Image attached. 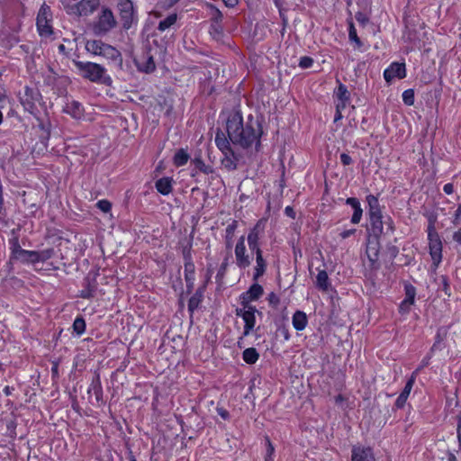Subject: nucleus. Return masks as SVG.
Here are the masks:
<instances>
[{
	"instance_id": "nucleus-1",
	"label": "nucleus",
	"mask_w": 461,
	"mask_h": 461,
	"mask_svg": "<svg viewBox=\"0 0 461 461\" xmlns=\"http://www.w3.org/2000/svg\"><path fill=\"white\" fill-rule=\"evenodd\" d=\"M367 203V215L369 220L368 243L366 247V255L371 262L378 259L379 250L381 249L380 240L382 236L388 233H393L395 225L390 216L384 217L379 203L378 197L374 194H368L366 197Z\"/></svg>"
},
{
	"instance_id": "nucleus-2",
	"label": "nucleus",
	"mask_w": 461,
	"mask_h": 461,
	"mask_svg": "<svg viewBox=\"0 0 461 461\" xmlns=\"http://www.w3.org/2000/svg\"><path fill=\"white\" fill-rule=\"evenodd\" d=\"M228 137L232 145L243 149H248L256 144L260 145V138L263 134L262 126L258 120L252 114L248 115L244 121L240 111H232L226 122Z\"/></svg>"
},
{
	"instance_id": "nucleus-3",
	"label": "nucleus",
	"mask_w": 461,
	"mask_h": 461,
	"mask_svg": "<svg viewBox=\"0 0 461 461\" xmlns=\"http://www.w3.org/2000/svg\"><path fill=\"white\" fill-rule=\"evenodd\" d=\"M73 64L77 68L79 75L91 82L103 83L109 85L111 77L106 75V69L100 64L90 61L73 60Z\"/></svg>"
},
{
	"instance_id": "nucleus-4",
	"label": "nucleus",
	"mask_w": 461,
	"mask_h": 461,
	"mask_svg": "<svg viewBox=\"0 0 461 461\" xmlns=\"http://www.w3.org/2000/svg\"><path fill=\"white\" fill-rule=\"evenodd\" d=\"M117 9L123 30L127 31L137 24L138 14L131 0H119Z\"/></svg>"
},
{
	"instance_id": "nucleus-5",
	"label": "nucleus",
	"mask_w": 461,
	"mask_h": 461,
	"mask_svg": "<svg viewBox=\"0 0 461 461\" xmlns=\"http://www.w3.org/2000/svg\"><path fill=\"white\" fill-rule=\"evenodd\" d=\"M427 231L429 254L433 264L438 267L442 260V242L439 234L436 230L434 221H429Z\"/></svg>"
},
{
	"instance_id": "nucleus-6",
	"label": "nucleus",
	"mask_w": 461,
	"mask_h": 461,
	"mask_svg": "<svg viewBox=\"0 0 461 461\" xmlns=\"http://www.w3.org/2000/svg\"><path fill=\"white\" fill-rule=\"evenodd\" d=\"M117 21L108 7H104L94 23V32L97 35H104L115 28Z\"/></svg>"
},
{
	"instance_id": "nucleus-7",
	"label": "nucleus",
	"mask_w": 461,
	"mask_h": 461,
	"mask_svg": "<svg viewBox=\"0 0 461 461\" xmlns=\"http://www.w3.org/2000/svg\"><path fill=\"white\" fill-rule=\"evenodd\" d=\"M52 13L51 9L46 4H43L38 13L36 25L41 36H50L53 33L51 26Z\"/></svg>"
},
{
	"instance_id": "nucleus-8",
	"label": "nucleus",
	"mask_w": 461,
	"mask_h": 461,
	"mask_svg": "<svg viewBox=\"0 0 461 461\" xmlns=\"http://www.w3.org/2000/svg\"><path fill=\"white\" fill-rule=\"evenodd\" d=\"M157 50L146 47L140 57L134 59V64L140 72L150 74L156 70L155 54Z\"/></svg>"
},
{
	"instance_id": "nucleus-9",
	"label": "nucleus",
	"mask_w": 461,
	"mask_h": 461,
	"mask_svg": "<svg viewBox=\"0 0 461 461\" xmlns=\"http://www.w3.org/2000/svg\"><path fill=\"white\" fill-rule=\"evenodd\" d=\"M235 263L240 269H246L251 265V257L245 245V237L240 236L236 243Z\"/></svg>"
},
{
	"instance_id": "nucleus-10",
	"label": "nucleus",
	"mask_w": 461,
	"mask_h": 461,
	"mask_svg": "<svg viewBox=\"0 0 461 461\" xmlns=\"http://www.w3.org/2000/svg\"><path fill=\"white\" fill-rule=\"evenodd\" d=\"M265 227L266 221L261 219L258 221L255 226L249 230L247 240L250 252L262 249L260 240L263 237Z\"/></svg>"
},
{
	"instance_id": "nucleus-11",
	"label": "nucleus",
	"mask_w": 461,
	"mask_h": 461,
	"mask_svg": "<svg viewBox=\"0 0 461 461\" xmlns=\"http://www.w3.org/2000/svg\"><path fill=\"white\" fill-rule=\"evenodd\" d=\"M41 94L37 89L26 86L24 88V94L20 97L21 103L24 109L31 113H34L37 110L36 103L39 102Z\"/></svg>"
},
{
	"instance_id": "nucleus-12",
	"label": "nucleus",
	"mask_w": 461,
	"mask_h": 461,
	"mask_svg": "<svg viewBox=\"0 0 461 461\" xmlns=\"http://www.w3.org/2000/svg\"><path fill=\"white\" fill-rule=\"evenodd\" d=\"M98 283L95 274H87L82 282L83 289L79 292L78 297L83 299H91L95 296Z\"/></svg>"
},
{
	"instance_id": "nucleus-13",
	"label": "nucleus",
	"mask_w": 461,
	"mask_h": 461,
	"mask_svg": "<svg viewBox=\"0 0 461 461\" xmlns=\"http://www.w3.org/2000/svg\"><path fill=\"white\" fill-rule=\"evenodd\" d=\"M406 77V68L404 63L393 62L384 72V80L387 83L394 78L402 79Z\"/></svg>"
},
{
	"instance_id": "nucleus-14",
	"label": "nucleus",
	"mask_w": 461,
	"mask_h": 461,
	"mask_svg": "<svg viewBox=\"0 0 461 461\" xmlns=\"http://www.w3.org/2000/svg\"><path fill=\"white\" fill-rule=\"evenodd\" d=\"M351 461H376L373 449L369 447L353 446L351 449Z\"/></svg>"
},
{
	"instance_id": "nucleus-15",
	"label": "nucleus",
	"mask_w": 461,
	"mask_h": 461,
	"mask_svg": "<svg viewBox=\"0 0 461 461\" xmlns=\"http://www.w3.org/2000/svg\"><path fill=\"white\" fill-rule=\"evenodd\" d=\"M250 254L256 256V266L254 267L253 272V280L257 282L261 276L265 275L267 267V263L265 258L263 257L262 249L251 251Z\"/></svg>"
},
{
	"instance_id": "nucleus-16",
	"label": "nucleus",
	"mask_w": 461,
	"mask_h": 461,
	"mask_svg": "<svg viewBox=\"0 0 461 461\" xmlns=\"http://www.w3.org/2000/svg\"><path fill=\"white\" fill-rule=\"evenodd\" d=\"M100 56L105 58L108 60L114 62L118 67L122 65V53L113 46L104 43L102 49Z\"/></svg>"
},
{
	"instance_id": "nucleus-17",
	"label": "nucleus",
	"mask_w": 461,
	"mask_h": 461,
	"mask_svg": "<svg viewBox=\"0 0 461 461\" xmlns=\"http://www.w3.org/2000/svg\"><path fill=\"white\" fill-rule=\"evenodd\" d=\"M99 5V0H81L75 5L76 13L80 16L92 14Z\"/></svg>"
},
{
	"instance_id": "nucleus-18",
	"label": "nucleus",
	"mask_w": 461,
	"mask_h": 461,
	"mask_svg": "<svg viewBox=\"0 0 461 461\" xmlns=\"http://www.w3.org/2000/svg\"><path fill=\"white\" fill-rule=\"evenodd\" d=\"M414 383H415V376H414V375H412L406 382L403 390L402 391V393H400V395L398 396V398L395 401L394 407L396 409H402L404 407L405 402L411 393V391L413 387Z\"/></svg>"
},
{
	"instance_id": "nucleus-19",
	"label": "nucleus",
	"mask_w": 461,
	"mask_h": 461,
	"mask_svg": "<svg viewBox=\"0 0 461 461\" xmlns=\"http://www.w3.org/2000/svg\"><path fill=\"white\" fill-rule=\"evenodd\" d=\"M215 143L219 149L223 154H230L234 157V150L230 147V140L229 137L227 138L222 131L220 130L217 131L215 136Z\"/></svg>"
},
{
	"instance_id": "nucleus-20",
	"label": "nucleus",
	"mask_w": 461,
	"mask_h": 461,
	"mask_svg": "<svg viewBox=\"0 0 461 461\" xmlns=\"http://www.w3.org/2000/svg\"><path fill=\"white\" fill-rule=\"evenodd\" d=\"M346 204L350 205L354 210V213L351 217V222L353 224L359 223L363 215V209L361 208L359 200L356 197H349L346 200Z\"/></svg>"
},
{
	"instance_id": "nucleus-21",
	"label": "nucleus",
	"mask_w": 461,
	"mask_h": 461,
	"mask_svg": "<svg viewBox=\"0 0 461 461\" xmlns=\"http://www.w3.org/2000/svg\"><path fill=\"white\" fill-rule=\"evenodd\" d=\"M205 286L199 287L188 301V312L191 315L199 308L203 300Z\"/></svg>"
},
{
	"instance_id": "nucleus-22",
	"label": "nucleus",
	"mask_w": 461,
	"mask_h": 461,
	"mask_svg": "<svg viewBox=\"0 0 461 461\" xmlns=\"http://www.w3.org/2000/svg\"><path fill=\"white\" fill-rule=\"evenodd\" d=\"M63 112L70 114L75 119H80L84 115V108L77 101L67 103L63 108Z\"/></svg>"
},
{
	"instance_id": "nucleus-23",
	"label": "nucleus",
	"mask_w": 461,
	"mask_h": 461,
	"mask_svg": "<svg viewBox=\"0 0 461 461\" xmlns=\"http://www.w3.org/2000/svg\"><path fill=\"white\" fill-rule=\"evenodd\" d=\"M90 392L94 393L97 402H103V387L100 375L98 373H95L90 387L88 389V393Z\"/></svg>"
},
{
	"instance_id": "nucleus-24",
	"label": "nucleus",
	"mask_w": 461,
	"mask_h": 461,
	"mask_svg": "<svg viewBox=\"0 0 461 461\" xmlns=\"http://www.w3.org/2000/svg\"><path fill=\"white\" fill-rule=\"evenodd\" d=\"M292 323L296 330L301 331L304 330L308 323L306 313L303 311H296L293 315Z\"/></svg>"
},
{
	"instance_id": "nucleus-25",
	"label": "nucleus",
	"mask_w": 461,
	"mask_h": 461,
	"mask_svg": "<svg viewBox=\"0 0 461 461\" xmlns=\"http://www.w3.org/2000/svg\"><path fill=\"white\" fill-rule=\"evenodd\" d=\"M172 183L171 177H162L156 181L155 186L158 193L167 195L173 191Z\"/></svg>"
},
{
	"instance_id": "nucleus-26",
	"label": "nucleus",
	"mask_w": 461,
	"mask_h": 461,
	"mask_svg": "<svg viewBox=\"0 0 461 461\" xmlns=\"http://www.w3.org/2000/svg\"><path fill=\"white\" fill-rule=\"evenodd\" d=\"M192 163L194 166V168L192 172V176H194L197 171L202 172L205 175H210L213 173V168L210 165H206L201 157H196L192 160Z\"/></svg>"
},
{
	"instance_id": "nucleus-27",
	"label": "nucleus",
	"mask_w": 461,
	"mask_h": 461,
	"mask_svg": "<svg viewBox=\"0 0 461 461\" xmlns=\"http://www.w3.org/2000/svg\"><path fill=\"white\" fill-rule=\"evenodd\" d=\"M330 286V283L327 272L325 270H320L316 276V287L319 290L327 292Z\"/></svg>"
},
{
	"instance_id": "nucleus-28",
	"label": "nucleus",
	"mask_w": 461,
	"mask_h": 461,
	"mask_svg": "<svg viewBox=\"0 0 461 461\" xmlns=\"http://www.w3.org/2000/svg\"><path fill=\"white\" fill-rule=\"evenodd\" d=\"M104 42L101 40H88L86 43V50L87 52L100 56Z\"/></svg>"
},
{
	"instance_id": "nucleus-29",
	"label": "nucleus",
	"mask_w": 461,
	"mask_h": 461,
	"mask_svg": "<svg viewBox=\"0 0 461 461\" xmlns=\"http://www.w3.org/2000/svg\"><path fill=\"white\" fill-rule=\"evenodd\" d=\"M183 258H184V261H185V264H184L185 273L195 274V266L193 262L190 249L185 248L183 249Z\"/></svg>"
},
{
	"instance_id": "nucleus-30",
	"label": "nucleus",
	"mask_w": 461,
	"mask_h": 461,
	"mask_svg": "<svg viewBox=\"0 0 461 461\" xmlns=\"http://www.w3.org/2000/svg\"><path fill=\"white\" fill-rule=\"evenodd\" d=\"M243 321L245 322L243 328V337H247L255 328L256 314L247 313L245 316H243Z\"/></svg>"
},
{
	"instance_id": "nucleus-31",
	"label": "nucleus",
	"mask_w": 461,
	"mask_h": 461,
	"mask_svg": "<svg viewBox=\"0 0 461 461\" xmlns=\"http://www.w3.org/2000/svg\"><path fill=\"white\" fill-rule=\"evenodd\" d=\"M15 260H18L23 264H36L37 263V256L35 250H26L23 249L22 254L17 257Z\"/></svg>"
},
{
	"instance_id": "nucleus-32",
	"label": "nucleus",
	"mask_w": 461,
	"mask_h": 461,
	"mask_svg": "<svg viewBox=\"0 0 461 461\" xmlns=\"http://www.w3.org/2000/svg\"><path fill=\"white\" fill-rule=\"evenodd\" d=\"M242 358L247 364L253 365L258 360L259 354L255 348H249L243 351Z\"/></svg>"
},
{
	"instance_id": "nucleus-33",
	"label": "nucleus",
	"mask_w": 461,
	"mask_h": 461,
	"mask_svg": "<svg viewBox=\"0 0 461 461\" xmlns=\"http://www.w3.org/2000/svg\"><path fill=\"white\" fill-rule=\"evenodd\" d=\"M9 244L11 249L10 261H14L17 258L18 256L22 254L23 249H22V247L20 246L19 240L17 237L9 240Z\"/></svg>"
},
{
	"instance_id": "nucleus-34",
	"label": "nucleus",
	"mask_w": 461,
	"mask_h": 461,
	"mask_svg": "<svg viewBox=\"0 0 461 461\" xmlns=\"http://www.w3.org/2000/svg\"><path fill=\"white\" fill-rule=\"evenodd\" d=\"M189 158L190 157L188 153L184 149H180L176 152L173 158L174 165L176 167L185 166L187 163Z\"/></svg>"
},
{
	"instance_id": "nucleus-35",
	"label": "nucleus",
	"mask_w": 461,
	"mask_h": 461,
	"mask_svg": "<svg viewBox=\"0 0 461 461\" xmlns=\"http://www.w3.org/2000/svg\"><path fill=\"white\" fill-rule=\"evenodd\" d=\"M176 20H177L176 14H171L167 18H165L164 20H161L158 23L157 29L159 32H164L167 29L170 28L172 25H174L176 23Z\"/></svg>"
},
{
	"instance_id": "nucleus-36",
	"label": "nucleus",
	"mask_w": 461,
	"mask_h": 461,
	"mask_svg": "<svg viewBox=\"0 0 461 461\" xmlns=\"http://www.w3.org/2000/svg\"><path fill=\"white\" fill-rule=\"evenodd\" d=\"M239 158L234 153V157L230 154H224V158L221 160L222 166L228 170H235L237 168V161Z\"/></svg>"
},
{
	"instance_id": "nucleus-37",
	"label": "nucleus",
	"mask_w": 461,
	"mask_h": 461,
	"mask_svg": "<svg viewBox=\"0 0 461 461\" xmlns=\"http://www.w3.org/2000/svg\"><path fill=\"white\" fill-rule=\"evenodd\" d=\"M246 293L249 294V297L253 299V301L258 300L264 294V289L262 285L258 283L253 284Z\"/></svg>"
},
{
	"instance_id": "nucleus-38",
	"label": "nucleus",
	"mask_w": 461,
	"mask_h": 461,
	"mask_svg": "<svg viewBox=\"0 0 461 461\" xmlns=\"http://www.w3.org/2000/svg\"><path fill=\"white\" fill-rule=\"evenodd\" d=\"M237 227H238L237 221H233L231 223H230L226 227L225 240H226V247L228 249L232 247V238H233V235H234V232L236 230Z\"/></svg>"
},
{
	"instance_id": "nucleus-39",
	"label": "nucleus",
	"mask_w": 461,
	"mask_h": 461,
	"mask_svg": "<svg viewBox=\"0 0 461 461\" xmlns=\"http://www.w3.org/2000/svg\"><path fill=\"white\" fill-rule=\"evenodd\" d=\"M334 94H335L336 97L338 98V100L349 101V99H350V94H349L347 86L341 83H339V85L337 87V89L335 90Z\"/></svg>"
},
{
	"instance_id": "nucleus-40",
	"label": "nucleus",
	"mask_w": 461,
	"mask_h": 461,
	"mask_svg": "<svg viewBox=\"0 0 461 461\" xmlns=\"http://www.w3.org/2000/svg\"><path fill=\"white\" fill-rule=\"evenodd\" d=\"M404 300H407L413 303H415L416 288L411 283H404Z\"/></svg>"
},
{
	"instance_id": "nucleus-41",
	"label": "nucleus",
	"mask_w": 461,
	"mask_h": 461,
	"mask_svg": "<svg viewBox=\"0 0 461 461\" xmlns=\"http://www.w3.org/2000/svg\"><path fill=\"white\" fill-rule=\"evenodd\" d=\"M54 249L50 248L41 251H36L37 263L45 262L54 256Z\"/></svg>"
},
{
	"instance_id": "nucleus-42",
	"label": "nucleus",
	"mask_w": 461,
	"mask_h": 461,
	"mask_svg": "<svg viewBox=\"0 0 461 461\" xmlns=\"http://www.w3.org/2000/svg\"><path fill=\"white\" fill-rule=\"evenodd\" d=\"M73 330L77 335H82L86 331V321L82 316H78L73 322Z\"/></svg>"
},
{
	"instance_id": "nucleus-43",
	"label": "nucleus",
	"mask_w": 461,
	"mask_h": 461,
	"mask_svg": "<svg viewBox=\"0 0 461 461\" xmlns=\"http://www.w3.org/2000/svg\"><path fill=\"white\" fill-rule=\"evenodd\" d=\"M348 37L351 41H354L358 48L362 47V41L357 36V30L352 22L348 25Z\"/></svg>"
},
{
	"instance_id": "nucleus-44",
	"label": "nucleus",
	"mask_w": 461,
	"mask_h": 461,
	"mask_svg": "<svg viewBox=\"0 0 461 461\" xmlns=\"http://www.w3.org/2000/svg\"><path fill=\"white\" fill-rule=\"evenodd\" d=\"M445 337H446V332H442L441 329H439L436 334L435 342L432 345L430 350L431 351L440 350L442 348L441 344H442L443 340L445 339Z\"/></svg>"
},
{
	"instance_id": "nucleus-45",
	"label": "nucleus",
	"mask_w": 461,
	"mask_h": 461,
	"mask_svg": "<svg viewBox=\"0 0 461 461\" xmlns=\"http://www.w3.org/2000/svg\"><path fill=\"white\" fill-rule=\"evenodd\" d=\"M402 101L407 105H412L414 104V91L412 89H407L402 93Z\"/></svg>"
},
{
	"instance_id": "nucleus-46",
	"label": "nucleus",
	"mask_w": 461,
	"mask_h": 461,
	"mask_svg": "<svg viewBox=\"0 0 461 461\" xmlns=\"http://www.w3.org/2000/svg\"><path fill=\"white\" fill-rule=\"evenodd\" d=\"M413 303H411L407 300H402V303L399 305V313L402 315H406L411 312V307L413 305Z\"/></svg>"
},
{
	"instance_id": "nucleus-47",
	"label": "nucleus",
	"mask_w": 461,
	"mask_h": 461,
	"mask_svg": "<svg viewBox=\"0 0 461 461\" xmlns=\"http://www.w3.org/2000/svg\"><path fill=\"white\" fill-rule=\"evenodd\" d=\"M313 59L309 56H303L300 59L299 67L303 69L309 68L313 64Z\"/></svg>"
},
{
	"instance_id": "nucleus-48",
	"label": "nucleus",
	"mask_w": 461,
	"mask_h": 461,
	"mask_svg": "<svg viewBox=\"0 0 461 461\" xmlns=\"http://www.w3.org/2000/svg\"><path fill=\"white\" fill-rule=\"evenodd\" d=\"M96 206L104 212H109L112 209V203L108 200L98 201Z\"/></svg>"
},
{
	"instance_id": "nucleus-49",
	"label": "nucleus",
	"mask_w": 461,
	"mask_h": 461,
	"mask_svg": "<svg viewBox=\"0 0 461 461\" xmlns=\"http://www.w3.org/2000/svg\"><path fill=\"white\" fill-rule=\"evenodd\" d=\"M267 301H268V303L270 306H272L273 308L276 309L279 305V303H280V299H279V296L275 294V293H270L267 296Z\"/></svg>"
},
{
	"instance_id": "nucleus-50",
	"label": "nucleus",
	"mask_w": 461,
	"mask_h": 461,
	"mask_svg": "<svg viewBox=\"0 0 461 461\" xmlns=\"http://www.w3.org/2000/svg\"><path fill=\"white\" fill-rule=\"evenodd\" d=\"M386 253L389 255V257L392 259H393L397 257V255L399 253V249L395 245H393L392 243H388L386 246Z\"/></svg>"
},
{
	"instance_id": "nucleus-51",
	"label": "nucleus",
	"mask_w": 461,
	"mask_h": 461,
	"mask_svg": "<svg viewBox=\"0 0 461 461\" xmlns=\"http://www.w3.org/2000/svg\"><path fill=\"white\" fill-rule=\"evenodd\" d=\"M355 18L362 26H365L369 22L367 15L362 12H357Z\"/></svg>"
},
{
	"instance_id": "nucleus-52",
	"label": "nucleus",
	"mask_w": 461,
	"mask_h": 461,
	"mask_svg": "<svg viewBox=\"0 0 461 461\" xmlns=\"http://www.w3.org/2000/svg\"><path fill=\"white\" fill-rule=\"evenodd\" d=\"M251 302H253V299L249 297V294L246 292L240 295V303L241 306L246 307L247 305L250 304Z\"/></svg>"
},
{
	"instance_id": "nucleus-53",
	"label": "nucleus",
	"mask_w": 461,
	"mask_h": 461,
	"mask_svg": "<svg viewBox=\"0 0 461 461\" xmlns=\"http://www.w3.org/2000/svg\"><path fill=\"white\" fill-rule=\"evenodd\" d=\"M216 411L224 420H227L230 419L229 411L226 409H224L223 407L218 406L216 408Z\"/></svg>"
},
{
	"instance_id": "nucleus-54",
	"label": "nucleus",
	"mask_w": 461,
	"mask_h": 461,
	"mask_svg": "<svg viewBox=\"0 0 461 461\" xmlns=\"http://www.w3.org/2000/svg\"><path fill=\"white\" fill-rule=\"evenodd\" d=\"M453 223L455 225L461 223V203L458 204L457 209L455 212Z\"/></svg>"
},
{
	"instance_id": "nucleus-55",
	"label": "nucleus",
	"mask_w": 461,
	"mask_h": 461,
	"mask_svg": "<svg viewBox=\"0 0 461 461\" xmlns=\"http://www.w3.org/2000/svg\"><path fill=\"white\" fill-rule=\"evenodd\" d=\"M357 232V229H350L343 230L339 233V237L343 240L348 239L351 236H353Z\"/></svg>"
},
{
	"instance_id": "nucleus-56",
	"label": "nucleus",
	"mask_w": 461,
	"mask_h": 461,
	"mask_svg": "<svg viewBox=\"0 0 461 461\" xmlns=\"http://www.w3.org/2000/svg\"><path fill=\"white\" fill-rule=\"evenodd\" d=\"M340 161L344 166H349L353 162L351 157L346 153L340 155Z\"/></svg>"
},
{
	"instance_id": "nucleus-57",
	"label": "nucleus",
	"mask_w": 461,
	"mask_h": 461,
	"mask_svg": "<svg viewBox=\"0 0 461 461\" xmlns=\"http://www.w3.org/2000/svg\"><path fill=\"white\" fill-rule=\"evenodd\" d=\"M245 309H246L247 313H251V314H256V313H258V314H259V315H261V314H262V313H261V312H259L258 310H257V308H256L255 306L251 305V303H250V304H249V305H247V306L245 307Z\"/></svg>"
},
{
	"instance_id": "nucleus-58",
	"label": "nucleus",
	"mask_w": 461,
	"mask_h": 461,
	"mask_svg": "<svg viewBox=\"0 0 461 461\" xmlns=\"http://www.w3.org/2000/svg\"><path fill=\"white\" fill-rule=\"evenodd\" d=\"M278 330L281 332L285 340H288L290 339V332L285 326L279 328Z\"/></svg>"
},
{
	"instance_id": "nucleus-59",
	"label": "nucleus",
	"mask_w": 461,
	"mask_h": 461,
	"mask_svg": "<svg viewBox=\"0 0 461 461\" xmlns=\"http://www.w3.org/2000/svg\"><path fill=\"white\" fill-rule=\"evenodd\" d=\"M348 103H349V101L338 100V102L336 104V109L343 111L347 107Z\"/></svg>"
},
{
	"instance_id": "nucleus-60",
	"label": "nucleus",
	"mask_w": 461,
	"mask_h": 461,
	"mask_svg": "<svg viewBox=\"0 0 461 461\" xmlns=\"http://www.w3.org/2000/svg\"><path fill=\"white\" fill-rule=\"evenodd\" d=\"M446 194H451L454 192V185L451 183L446 184L443 187Z\"/></svg>"
},
{
	"instance_id": "nucleus-61",
	"label": "nucleus",
	"mask_w": 461,
	"mask_h": 461,
	"mask_svg": "<svg viewBox=\"0 0 461 461\" xmlns=\"http://www.w3.org/2000/svg\"><path fill=\"white\" fill-rule=\"evenodd\" d=\"M285 212L287 216L291 217L292 219L295 218V212L294 209L291 206H287L285 209Z\"/></svg>"
},
{
	"instance_id": "nucleus-62",
	"label": "nucleus",
	"mask_w": 461,
	"mask_h": 461,
	"mask_svg": "<svg viewBox=\"0 0 461 461\" xmlns=\"http://www.w3.org/2000/svg\"><path fill=\"white\" fill-rule=\"evenodd\" d=\"M235 313L237 316L241 317L243 319V316H245L247 314V312H246L245 307L242 306L241 308H237L235 310Z\"/></svg>"
},
{
	"instance_id": "nucleus-63",
	"label": "nucleus",
	"mask_w": 461,
	"mask_h": 461,
	"mask_svg": "<svg viewBox=\"0 0 461 461\" xmlns=\"http://www.w3.org/2000/svg\"><path fill=\"white\" fill-rule=\"evenodd\" d=\"M226 268H227V262H223L221 265V267H220L219 272L217 274V277L218 276L222 277L224 276V274H225Z\"/></svg>"
},
{
	"instance_id": "nucleus-64",
	"label": "nucleus",
	"mask_w": 461,
	"mask_h": 461,
	"mask_svg": "<svg viewBox=\"0 0 461 461\" xmlns=\"http://www.w3.org/2000/svg\"><path fill=\"white\" fill-rule=\"evenodd\" d=\"M453 240H454V241L457 242L458 244H461V229L458 230L457 231L454 232Z\"/></svg>"
}]
</instances>
